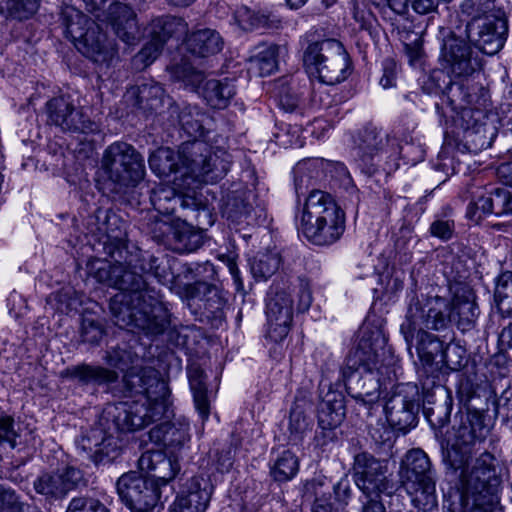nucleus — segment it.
<instances>
[{"label":"nucleus","instance_id":"393cba45","mask_svg":"<svg viewBox=\"0 0 512 512\" xmlns=\"http://www.w3.org/2000/svg\"><path fill=\"white\" fill-rule=\"evenodd\" d=\"M160 229L171 233L174 249L181 253L193 252L203 244V231L196 229L186 221L177 220L172 224L159 222Z\"/></svg>","mask_w":512,"mask_h":512},{"label":"nucleus","instance_id":"b1692460","mask_svg":"<svg viewBox=\"0 0 512 512\" xmlns=\"http://www.w3.org/2000/svg\"><path fill=\"white\" fill-rule=\"evenodd\" d=\"M444 67L456 77L468 76L474 71L471 61V48L456 37L446 39L442 49Z\"/></svg>","mask_w":512,"mask_h":512},{"label":"nucleus","instance_id":"4be33fe9","mask_svg":"<svg viewBox=\"0 0 512 512\" xmlns=\"http://www.w3.org/2000/svg\"><path fill=\"white\" fill-rule=\"evenodd\" d=\"M212 486L203 478H192L187 490L180 493L170 512H205L210 502Z\"/></svg>","mask_w":512,"mask_h":512},{"label":"nucleus","instance_id":"7c9ffc66","mask_svg":"<svg viewBox=\"0 0 512 512\" xmlns=\"http://www.w3.org/2000/svg\"><path fill=\"white\" fill-rule=\"evenodd\" d=\"M284 46L262 43L256 46L250 56V63L261 76L270 75L278 66V58L285 51Z\"/></svg>","mask_w":512,"mask_h":512},{"label":"nucleus","instance_id":"e2e57ef3","mask_svg":"<svg viewBox=\"0 0 512 512\" xmlns=\"http://www.w3.org/2000/svg\"><path fill=\"white\" fill-rule=\"evenodd\" d=\"M89 503L90 499L73 498L66 512H87L89 511Z\"/></svg>","mask_w":512,"mask_h":512},{"label":"nucleus","instance_id":"13d9d810","mask_svg":"<svg viewBox=\"0 0 512 512\" xmlns=\"http://www.w3.org/2000/svg\"><path fill=\"white\" fill-rule=\"evenodd\" d=\"M216 466L220 472H227L233 465V455L230 447L216 453Z\"/></svg>","mask_w":512,"mask_h":512},{"label":"nucleus","instance_id":"ddd939ff","mask_svg":"<svg viewBox=\"0 0 512 512\" xmlns=\"http://www.w3.org/2000/svg\"><path fill=\"white\" fill-rule=\"evenodd\" d=\"M117 492L132 512H148L159 502L158 484L136 472L123 474L117 481Z\"/></svg>","mask_w":512,"mask_h":512},{"label":"nucleus","instance_id":"9b49d317","mask_svg":"<svg viewBox=\"0 0 512 512\" xmlns=\"http://www.w3.org/2000/svg\"><path fill=\"white\" fill-rule=\"evenodd\" d=\"M354 481L367 498L392 496L395 484L388 474L387 462L368 453H360L354 459Z\"/></svg>","mask_w":512,"mask_h":512},{"label":"nucleus","instance_id":"6ab92c4d","mask_svg":"<svg viewBox=\"0 0 512 512\" xmlns=\"http://www.w3.org/2000/svg\"><path fill=\"white\" fill-rule=\"evenodd\" d=\"M448 316L462 331L470 330L478 317L475 294L468 285H458L454 290Z\"/></svg>","mask_w":512,"mask_h":512},{"label":"nucleus","instance_id":"052dcab7","mask_svg":"<svg viewBox=\"0 0 512 512\" xmlns=\"http://www.w3.org/2000/svg\"><path fill=\"white\" fill-rule=\"evenodd\" d=\"M497 176L508 188L512 187V162H505L498 166Z\"/></svg>","mask_w":512,"mask_h":512},{"label":"nucleus","instance_id":"774afa93","mask_svg":"<svg viewBox=\"0 0 512 512\" xmlns=\"http://www.w3.org/2000/svg\"><path fill=\"white\" fill-rule=\"evenodd\" d=\"M500 338L503 343H507L509 347H512V323L502 330Z\"/></svg>","mask_w":512,"mask_h":512},{"label":"nucleus","instance_id":"20e7f679","mask_svg":"<svg viewBox=\"0 0 512 512\" xmlns=\"http://www.w3.org/2000/svg\"><path fill=\"white\" fill-rule=\"evenodd\" d=\"M345 212L333 196L322 190H312L305 199L298 218V230L312 244L330 246L345 231Z\"/></svg>","mask_w":512,"mask_h":512},{"label":"nucleus","instance_id":"4c0bfd02","mask_svg":"<svg viewBox=\"0 0 512 512\" xmlns=\"http://www.w3.org/2000/svg\"><path fill=\"white\" fill-rule=\"evenodd\" d=\"M234 24L243 31H252L258 28H271L273 21L269 16L257 14L246 6L238 7L233 13Z\"/></svg>","mask_w":512,"mask_h":512},{"label":"nucleus","instance_id":"f8f14e48","mask_svg":"<svg viewBox=\"0 0 512 512\" xmlns=\"http://www.w3.org/2000/svg\"><path fill=\"white\" fill-rule=\"evenodd\" d=\"M467 32L470 41L484 54H497L503 48L508 32L504 11L472 20L467 26Z\"/></svg>","mask_w":512,"mask_h":512},{"label":"nucleus","instance_id":"ea45409f","mask_svg":"<svg viewBox=\"0 0 512 512\" xmlns=\"http://www.w3.org/2000/svg\"><path fill=\"white\" fill-rule=\"evenodd\" d=\"M495 299L499 312L506 317L512 316V273H503L498 278Z\"/></svg>","mask_w":512,"mask_h":512},{"label":"nucleus","instance_id":"69168bd1","mask_svg":"<svg viewBox=\"0 0 512 512\" xmlns=\"http://www.w3.org/2000/svg\"><path fill=\"white\" fill-rule=\"evenodd\" d=\"M279 104L286 111H293L298 105V99L293 95H279Z\"/></svg>","mask_w":512,"mask_h":512},{"label":"nucleus","instance_id":"f704fd0d","mask_svg":"<svg viewBox=\"0 0 512 512\" xmlns=\"http://www.w3.org/2000/svg\"><path fill=\"white\" fill-rule=\"evenodd\" d=\"M299 470L297 456L289 450L280 453L271 466V476L275 481L286 482L291 480Z\"/></svg>","mask_w":512,"mask_h":512},{"label":"nucleus","instance_id":"864d4df0","mask_svg":"<svg viewBox=\"0 0 512 512\" xmlns=\"http://www.w3.org/2000/svg\"><path fill=\"white\" fill-rule=\"evenodd\" d=\"M81 336L84 342L96 344L102 339L103 330L94 320L84 318L82 321Z\"/></svg>","mask_w":512,"mask_h":512},{"label":"nucleus","instance_id":"412c9836","mask_svg":"<svg viewBox=\"0 0 512 512\" xmlns=\"http://www.w3.org/2000/svg\"><path fill=\"white\" fill-rule=\"evenodd\" d=\"M491 426L486 422L484 413L468 409L461 416L460 424L456 428V441L460 448L473 447L483 443L490 434Z\"/></svg>","mask_w":512,"mask_h":512},{"label":"nucleus","instance_id":"c03bdc74","mask_svg":"<svg viewBox=\"0 0 512 512\" xmlns=\"http://www.w3.org/2000/svg\"><path fill=\"white\" fill-rule=\"evenodd\" d=\"M163 44L151 36L150 41L133 57L132 63L135 69L142 70L149 66L160 55Z\"/></svg>","mask_w":512,"mask_h":512},{"label":"nucleus","instance_id":"2eb2a0df","mask_svg":"<svg viewBox=\"0 0 512 512\" xmlns=\"http://www.w3.org/2000/svg\"><path fill=\"white\" fill-rule=\"evenodd\" d=\"M414 387L399 385L385 404L388 422L399 430H406L415 425L418 404Z\"/></svg>","mask_w":512,"mask_h":512},{"label":"nucleus","instance_id":"603ef678","mask_svg":"<svg viewBox=\"0 0 512 512\" xmlns=\"http://www.w3.org/2000/svg\"><path fill=\"white\" fill-rule=\"evenodd\" d=\"M288 428L291 434L295 436L303 434L309 428V421L304 411L298 405L291 409Z\"/></svg>","mask_w":512,"mask_h":512},{"label":"nucleus","instance_id":"1a4fd4ad","mask_svg":"<svg viewBox=\"0 0 512 512\" xmlns=\"http://www.w3.org/2000/svg\"><path fill=\"white\" fill-rule=\"evenodd\" d=\"M304 65L316 73L321 82L334 85L348 76L349 57L342 43L325 39L308 45L303 56Z\"/></svg>","mask_w":512,"mask_h":512},{"label":"nucleus","instance_id":"3c124183","mask_svg":"<svg viewBox=\"0 0 512 512\" xmlns=\"http://www.w3.org/2000/svg\"><path fill=\"white\" fill-rule=\"evenodd\" d=\"M174 184L176 188L180 191L181 194H177L175 198V207L179 205L180 207L186 209H195L199 206V203L195 197V188L198 187L199 184H192L190 189H183L178 186L179 183H183L182 179L174 178Z\"/></svg>","mask_w":512,"mask_h":512},{"label":"nucleus","instance_id":"473e14b6","mask_svg":"<svg viewBox=\"0 0 512 512\" xmlns=\"http://www.w3.org/2000/svg\"><path fill=\"white\" fill-rule=\"evenodd\" d=\"M149 166L159 177H167L172 173H176L180 174L177 178L182 179V170L178 160V153H175L169 147H161L154 151L149 157Z\"/></svg>","mask_w":512,"mask_h":512},{"label":"nucleus","instance_id":"4468645a","mask_svg":"<svg viewBox=\"0 0 512 512\" xmlns=\"http://www.w3.org/2000/svg\"><path fill=\"white\" fill-rule=\"evenodd\" d=\"M85 484L82 471L67 465L55 471L42 473L34 480L33 487L38 494L46 499L58 500Z\"/></svg>","mask_w":512,"mask_h":512},{"label":"nucleus","instance_id":"6e6552de","mask_svg":"<svg viewBox=\"0 0 512 512\" xmlns=\"http://www.w3.org/2000/svg\"><path fill=\"white\" fill-rule=\"evenodd\" d=\"M101 171L111 190L119 192L137 185L144 178V159L132 145L114 142L103 153Z\"/></svg>","mask_w":512,"mask_h":512},{"label":"nucleus","instance_id":"cd10ccee","mask_svg":"<svg viewBox=\"0 0 512 512\" xmlns=\"http://www.w3.org/2000/svg\"><path fill=\"white\" fill-rule=\"evenodd\" d=\"M200 93L209 106L224 109L235 96L236 90L233 81L228 78L208 79L203 83Z\"/></svg>","mask_w":512,"mask_h":512},{"label":"nucleus","instance_id":"bf43d9fd","mask_svg":"<svg viewBox=\"0 0 512 512\" xmlns=\"http://www.w3.org/2000/svg\"><path fill=\"white\" fill-rule=\"evenodd\" d=\"M396 64L390 60L386 61L385 67H384V74L380 79V84L383 88H390L395 85V79H396Z\"/></svg>","mask_w":512,"mask_h":512},{"label":"nucleus","instance_id":"2f4dec72","mask_svg":"<svg viewBox=\"0 0 512 512\" xmlns=\"http://www.w3.org/2000/svg\"><path fill=\"white\" fill-rule=\"evenodd\" d=\"M344 397L338 392H328L319 409V423L330 429L338 427L345 418Z\"/></svg>","mask_w":512,"mask_h":512},{"label":"nucleus","instance_id":"c85d7f7f","mask_svg":"<svg viewBox=\"0 0 512 512\" xmlns=\"http://www.w3.org/2000/svg\"><path fill=\"white\" fill-rule=\"evenodd\" d=\"M186 46L192 54L206 57L218 53L222 49L223 41L218 32L204 28L188 36Z\"/></svg>","mask_w":512,"mask_h":512},{"label":"nucleus","instance_id":"dca6fc26","mask_svg":"<svg viewBox=\"0 0 512 512\" xmlns=\"http://www.w3.org/2000/svg\"><path fill=\"white\" fill-rule=\"evenodd\" d=\"M49 123L64 131L87 133L93 131L94 123L81 110H76L69 98L59 96L46 103Z\"/></svg>","mask_w":512,"mask_h":512},{"label":"nucleus","instance_id":"f03ea898","mask_svg":"<svg viewBox=\"0 0 512 512\" xmlns=\"http://www.w3.org/2000/svg\"><path fill=\"white\" fill-rule=\"evenodd\" d=\"M97 278L121 291L110 301L115 325L120 328L135 327L154 335L163 333L168 327V310L146 288L142 275L117 263L108 268H99Z\"/></svg>","mask_w":512,"mask_h":512},{"label":"nucleus","instance_id":"bb28decb","mask_svg":"<svg viewBox=\"0 0 512 512\" xmlns=\"http://www.w3.org/2000/svg\"><path fill=\"white\" fill-rule=\"evenodd\" d=\"M495 458L488 452L482 453L475 459L473 465L470 467L468 458L461 460L459 463L453 462L456 469H462V475L468 484L479 482L482 486L494 476Z\"/></svg>","mask_w":512,"mask_h":512},{"label":"nucleus","instance_id":"c756f323","mask_svg":"<svg viewBox=\"0 0 512 512\" xmlns=\"http://www.w3.org/2000/svg\"><path fill=\"white\" fill-rule=\"evenodd\" d=\"M188 32L186 21L177 16H161L153 19L150 23L149 33L153 39L161 41L164 45L170 38L179 39Z\"/></svg>","mask_w":512,"mask_h":512},{"label":"nucleus","instance_id":"6e6d98bb","mask_svg":"<svg viewBox=\"0 0 512 512\" xmlns=\"http://www.w3.org/2000/svg\"><path fill=\"white\" fill-rule=\"evenodd\" d=\"M431 234L442 240H448L454 232V222L449 220H436L431 224Z\"/></svg>","mask_w":512,"mask_h":512},{"label":"nucleus","instance_id":"aec40b11","mask_svg":"<svg viewBox=\"0 0 512 512\" xmlns=\"http://www.w3.org/2000/svg\"><path fill=\"white\" fill-rule=\"evenodd\" d=\"M139 469L151 480L166 484L173 480L180 470L178 460L165 452L149 450L144 452L138 460Z\"/></svg>","mask_w":512,"mask_h":512},{"label":"nucleus","instance_id":"680f3d73","mask_svg":"<svg viewBox=\"0 0 512 512\" xmlns=\"http://www.w3.org/2000/svg\"><path fill=\"white\" fill-rule=\"evenodd\" d=\"M472 512H502V510L498 507V499L495 496H490L486 505L476 500V504Z\"/></svg>","mask_w":512,"mask_h":512},{"label":"nucleus","instance_id":"de8ad7c7","mask_svg":"<svg viewBox=\"0 0 512 512\" xmlns=\"http://www.w3.org/2000/svg\"><path fill=\"white\" fill-rule=\"evenodd\" d=\"M463 9L472 17V20L484 18L499 11L495 10L494 2L491 0H466Z\"/></svg>","mask_w":512,"mask_h":512},{"label":"nucleus","instance_id":"c9c22d12","mask_svg":"<svg viewBox=\"0 0 512 512\" xmlns=\"http://www.w3.org/2000/svg\"><path fill=\"white\" fill-rule=\"evenodd\" d=\"M189 383L197 411L203 419L209 415V401L203 371L194 368L189 371Z\"/></svg>","mask_w":512,"mask_h":512},{"label":"nucleus","instance_id":"7ed1b4c3","mask_svg":"<svg viewBox=\"0 0 512 512\" xmlns=\"http://www.w3.org/2000/svg\"><path fill=\"white\" fill-rule=\"evenodd\" d=\"M449 322L448 303L444 298L414 294L409 299L400 331L408 345L416 339L417 353L424 363L431 364L438 355H441L448 365L461 366V361H454L451 354H457L461 358L464 350L456 344L444 347L436 335L427 331L444 330Z\"/></svg>","mask_w":512,"mask_h":512},{"label":"nucleus","instance_id":"8fccbe9b","mask_svg":"<svg viewBox=\"0 0 512 512\" xmlns=\"http://www.w3.org/2000/svg\"><path fill=\"white\" fill-rule=\"evenodd\" d=\"M492 214L489 195H480L472 201L467 208V217L478 223L482 218Z\"/></svg>","mask_w":512,"mask_h":512},{"label":"nucleus","instance_id":"4d7b16f0","mask_svg":"<svg viewBox=\"0 0 512 512\" xmlns=\"http://www.w3.org/2000/svg\"><path fill=\"white\" fill-rule=\"evenodd\" d=\"M312 303V293L310 284L307 280H299V291H298V310L304 312L308 310Z\"/></svg>","mask_w":512,"mask_h":512},{"label":"nucleus","instance_id":"0e129e2a","mask_svg":"<svg viewBox=\"0 0 512 512\" xmlns=\"http://www.w3.org/2000/svg\"><path fill=\"white\" fill-rule=\"evenodd\" d=\"M363 504L361 512H386V509L380 498H367Z\"/></svg>","mask_w":512,"mask_h":512},{"label":"nucleus","instance_id":"09e8293b","mask_svg":"<svg viewBox=\"0 0 512 512\" xmlns=\"http://www.w3.org/2000/svg\"><path fill=\"white\" fill-rule=\"evenodd\" d=\"M488 195L492 214L501 216L503 214L510 213L508 209L510 197L509 188H496Z\"/></svg>","mask_w":512,"mask_h":512},{"label":"nucleus","instance_id":"9d476101","mask_svg":"<svg viewBox=\"0 0 512 512\" xmlns=\"http://www.w3.org/2000/svg\"><path fill=\"white\" fill-rule=\"evenodd\" d=\"M178 160L183 181L178 186L183 189H190L192 184L206 182V177L218 170L222 164L212 146L199 139L184 142L179 148Z\"/></svg>","mask_w":512,"mask_h":512},{"label":"nucleus","instance_id":"0eeeda50","mask_svg":"<svg viewBox=\"0 0 512 512\" xmlns=\"http://www.w3.org/2000/svg\"><path fill=\"white\" fill-rule=\"evenodd\" d=\"M399 476L402 487L412 497L415 507L427 511L437 506L434 473L423 450L412 449L406 453Z\"/></svg>","mask_w":512,"mask_h":512},{"label":"nucleus","instance_id":"f257e3e1","mask_svg":"<svg viewBox=\"0 0 512 512\" xmlns=\"http://www.w3.org/2000/svg\"><path fill=\"white\" fill-rule=\"evenodd\" d=\"M126 388L137 396L134 401L108 406L98 425L91 428L78 442L95 464L112 462L119 455L115 431H135L161 420L169 407V388L152 368L129 372L124 377Z\"/></svg>","mask_w":512,"mask_h":512},{"label":"nucleus","instance_id":"37998d69","mask_svg":"<svg viewBox=\"0 0 512 512\" xmlns=\"http://www.w3.org/2000/svg\"><path fill=\"white\" fill-rule=\"evenodd\" d=\"M177 193L174 188L159 187L153 190L151 202L154 208L160 213L171 214L176 210L175 198Z\"/></svg>","mask_w":512,"mask_h":512},{"label":"nucleus","instance_id":"49530a36","mask_svg":"<svg viewBox=\"0 0 512 512\" xmlns=\"http://www.w3.org/2000/svg\"><path fill=\"white\" fill-rule=\"evenodd\" d=\"M35 508L24 504L14 491L0 487V512H33Z\"/></svg>","mask_w":512,"mask_h":512},{"label":"nucleus","instance_id":"a878e982","mask_svg":"<svg viewBox=\"0 0 512 512\" xmlns=\"http://www.w3.org/2000/svg\"><path fill=\"white\" fill-rule=\"evenodd\" d=\"M149 438L152 442L162 443L173 451L189 441V426L183 423H161L149 431Z\"/></svg>","mask_w":512,"mask_h":512},{"label":"nucleus","instance_id":"f3484780","mask_svg":"<svg viewBox=\"0 0 512 512\" xmlns=\"http://www.w3.org/2000/svg\"><path fill=\"white\" fill-rule=\"evenodd\" d=\"M268 337L282 341L289 333L293 318V301L284 291L270 295L266 305Z\"/></svg>","mask_w":512,"mask_h":512},{"label":"nucleus","instance_id":"a211bd4d","mask_svg":"<svg viewBox=\"0 0 512 512\" xmlns=\"http://www.w3.org/2000/svg\"><path fill=\"white\" fill-rule=\"evenodd\" d=\"M356 155L368 162L382 154L393 155L398 152L399 145L389 134L376 127H366L355 140Z\"/></svg>","mask_w":512,"mask_h":512},{"label":"nucleus","instance_id":"a19ab883","mask_svg":"<svg viewBox=\"0 0 512 512\" xmlns=\"http://www.w3.org/2000/svg\"><path fill=\"white\" fill-rule=\"evenodd\" d=\"M280 266L278 253L267 252L257 255L251 263V272L258 280H266L271 277Z\"/></svg>","mask_w":512,"mask_h":512},{"label":"nucleus","instance_id":"a18cd8bd","mask_svg":"<svg viewBox=\"0 0 512 512\" xmlns=\"http://www.w3.org/2000/svg\"><path fill=\"white\" fill-rule=\"evenodd\" d=\"M172 75L193 88H200L201 83L204 82L203 73L186 62L172 67Z\"/></svg>","mask_w":512,"mask_h":512},{"label":"nucleus","instance_id":"58836bf2","mask_svg":"<svg viewBox=\"0 0 512 512\" xmlns=\"http://www.w3.org/2000/svg\"><path fill=\"white\" fill-rule=\"evenodd\" d=\"M164 89L159 83L149 81L137 88L138 104L143 109L157 110L164 102Z\"/></svg>","mask_w":512,"mask_h":512},{"label":"nucleus","instance_id":"5fc2aeb1","mask_svg":"<svg viewBox=\"0 0 512 512\" xmlns=\"http://www.w3.org/2000/svg\"><path fill=\"white\" fill-rule=\"evenodd\" d=\"M14 420L8 415L0 413V445L8 443L12 448L16 445V432L13 428Z\"/></svg>","mask_w":512,"mask_h":512},{"label":"nucleus","instance_id":"39448f33","mask_svg":"<svg viewBox=\"0 0 512 512\" xmlns=\"http://www.w3.org/2000/svg\"><path fill=\"white\" fill-rule=\"evenodd\" d=\"M378 353L364 336L352 349L341 370L348 393L365 405L376 403L382 392L378 378Z\"/></svg>","mask_w":512,"mask_h":512},{"label":"nucleus","instance_id":"423d86ee","mask_svg":"<svg viewBox=\"0 0 512 512\" xmlns=\"http://www.w3.org/2000/svg\"><path fill=\"white\" fill-rule=\"evenodd\" d=\"M61 22L68 37L77 50L98 64H109L117 54L115 44L101 27L74 6L61 9Z\"/></svg>","mask_w":512,"mask_h":512},{"label":"nucleus","instance_id":"79ce46f5","mask_svg":"<svg viewBox=\"0 0 512 512\" xmlns=\"http://www.w3.org/2000/svg\"><path fill=\"white\" fill-rule=\"evenodd\" d=\"M41 0H0V11L8 15L24 20L34 15Z\"/></svg>","mask_w":512,"mask_h":512},{"label":"nucleus","instance_id":"72a5a7b5","mask_svg":"<svg viewBox=\"0 0 512 512\" xmlns=\"http://www.w3.org/2000/svg\"><path fill=\"white\" fill-rule=\"evenodd\" d=\"M206 119L205 112L197 106H184L178 113V122L182 130L195 139L203 135Z\"/></svg>","mask_w":512,"mask_h":512},{"label":"nucleus","instance_id":"338daca9","mask_svg":"<svg viewBox=\"0 0 512 512\" xmlns=\"http://www.w3.org/2000/svg\"><path fill=\"white\" fill-rule=\"evenodd\" d=\"M108 0H86V7L91 13H97L102 10Z\"/></svg>","mask_w":512,"mask_h":512},{"label":"nucleus","instance_id":"e433bc0d","mask_svg":"<svg viewBox=\"0 0 512 512\" xmlns=\"http://www.w3.org/2000/svg\"><path fill=\"white\" fill-rule=\"evenodd\" d=\"M73 375L85 384H109L115 382L118 375L115 371L100 367L82 365L74 369Z\"/></svg>","mask_w":512,"mask_h":512},{"label":"nucleus","instance_id":"5701e85b","mask_svg":"<svg viewBox=\"0 0 512 512\" xmlns=\"http://www.w3.org/2000/svg\"><path fill=\"white\" fill-rule=\"evenodd\" d=\"M106 20L121 41L129 45L137 41L139 27L136 14L131 7L121 2H112Z\"/></svg>","mask_w":512,"mask_h":512}]
</instances>
